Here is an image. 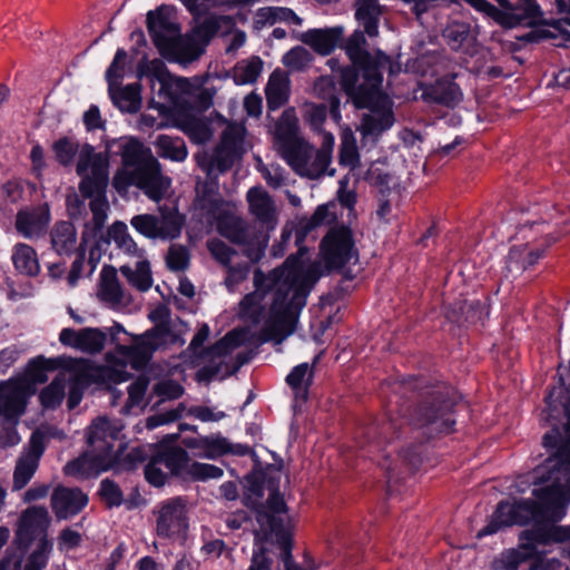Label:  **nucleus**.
Segmentation results:
<instances>
[{"mask_svg": "<svg viewBox=\"0 0 570 570\" xmlns=\"http://www.w3.org/2000/svg\"><path fill=\"white\" fill-rule=\"evenodd\" d=\"M76 170L81 177L79 184L81 195L90 198L89 208L92 213L94 227L101 229L109 208L105 196L108 185V159L102 154L95 153L91 146L85 145L79 150Z\"/></svg>", "mask_w": 570, "mask_h": 570, "instance_id": "7", "label": "nucleus"}, {"mask_svg": "<svg viewBox=\"0 0 570 570\" xmlns=\"http://www.w3.org/2000/svg\"><path fill=\"white\" fill-rule=\"evenodd\" d=\"M169 474L189 481H208L219 479L224 471L222 468L190 460L188 453L181 448H170L157 454Z\"/></svg>", "mask_w": 570, "mask_h": 570, "instance_id": "10", "label": "nucleus"}, {"mask_svg": "<svg viewBox=\"0 0 570 570\" xmlns=\"http://www.w3.org/2000/svg\"><path fill=\"white\" fill-rule=\"evenodd\" d=\"M184 444L188 449L195 450V454L197 456L208 460H215L228 453L245 455L249 451L248 446L242 444H232L220 434L188 438L184 440Z\"/></svg>", "mask_w": 570, "mask_h": 570, "instance_id": "19", "label": "nucleus"}, {"mask_svg": "<svg viewBox=\"0 0 570 570\" xmlns=\"http://www.w3.org/2000/svg\"><path fill=\"white\" fill-rule=\"evenodd\" d=\"M112 464V458L109 454H98L89 448L85 454L68 462L63 471L69 476L85 479L107 471Z\"/></svg>", "mask_w": 570, "mask_h": 570, "instance_id": "24", "label": "nucleus"}, {"mask_svg": "<svg viewBox=\"0 0 570 570\" xmlns=\"http://www.w3.org/2000/svg\"><path fill=\"white\" fill-rule=\"evenodd\" d=\"M469 32L470 27L466 23L453 22L445 28L443 36L453 49H459L466 40Z\"/></svg>", "mask_w": 570, "mask_h": 570, "instance_id": "55", "label": "nucleus"}, {"mask_svg": "<svg viewBox=\"0 0 570 570\" xmlns=\"http://www.w3.org/2000/svg\"><path fill=\"white\" fill-rule=\"evenodd\" d=\"M204 48L205 47L191 32L185 36L177 33V36L161 49L160 53L169 60L179 63H188L198 59L204 52Z\"/></svg>", "mask_w": 570, "mask_h": 570, "instance_id": "26", "label": "nucleus"}, {"mask_svg": "<svg viewBox=\"0 0 570 570\" xmlns=\"http://www.w3.org/2000/svg\"><path fill=\"white\" fill-rule=\"evenodd\" d=\"M314 150V147L303 138L288 146H284L277 151L297 175L315 179L324 175L326 170L317 156L314 165L305 163V159L313 157Z\"/></svg>", "mask_w": 570, "mask_h": 570, "instance_id": "15", "label": "nucleus"}, {"mask_svg": "<svg viewBox=\"0 0 570 570\" xmlns=\"http://www.w3.org/2000/svg\"><path fill=\"white\" fill-rule=\"evenodd\" d=\"M109 94L114 104L126 112H136L141 106L140 86L138 83H130L120 87L119 82L109 86Z\"/></svg>", "mask_w": 570, "mask_h": 570, "instance_id": "33", "label": "nucleus"}, {"mask_svg": "<svg viewBox=\"0 0 570 570\" xmlns=\"http://www.w3.org/2000/svg\"><path fill=\"white\" fill-rule=\"evenodd\" d=\"M263 62L258 57L242 60L234 68V77L237 83H253L262 72Z\"/></svg>", "mask_w": 570, "mask_h": 570, "instance_id": "42", "label": "nucleus"}, {"mask_svg": "<svg viewBox=\"0 0 570 570\" xmlns=\"http://www.w3.org/2000/svg\"><path fill=\"white\" fill-rule=\"evenodd\" d=\"M119 271L128 283L140 292L148 291L153 285L150 264L147 257L126 262Z\"/></svg>", "mask_w": 570, "mask_h": 570, "instance_id": "29", "label": "nucleus"}, {"mask_svg": "<svg viewBox=\"0 0 570 570\" xmlns=\"http://www.w3.org/2000/svg\"><path fill=\"white\" fill-rule=\"evenodd\" d=\"M366 46L364 32L355 30L344 46L353 67L341 70L342 86L358 107L368 105L376 88L382 83L380 68L390 66L389 56L381 51L377 52L376 61L373 62Z\"/></svg>", "mask_w": 570, "mask_h": 570, "instance_id": "4", "label": "nucleus"}, {"mask_svg": "<svg viewBox=\"0 0 570 570\" xmlns=\"http://www.w3.org/2000/svg\"><path fill=\"white\" fill-rule=\"evenodd\" d=\"M318 132L321 135L322 141H321V147H320V149H317L316 155H317L320 161L322 163L323 167L325 168V170H327V168L331 164V159H332L334 136L331 132L322 130V129Z\"/></svg>", "mask_w": 570, "mask_h": 570, "instance_id": "63", "label": "nucleus"}, {"mask_svg": "<svg viewBox=\"0 0 570 570\" xmlns=\"http://www.w3.org/2000/svg\"><path fill=\"white\" fill-rule=\"evenodd\" d=\"M355 18L370 37L379 35V20L382 8L377 0H356Z\"/></svg>", "mask_w": 570, "mask_h": 570, "instance_id": "34", "label": "nucleus"}, {"mask_svg": "<svg viewBox=\"0 0 570 570\" xmlns=\"http://www.w3.org/2000/svg\"><path fill=\"white\" fill-rule=\"evenodd\" d=\"M156 533L160 538L177 540L186 534L188 518L186 503L181 498L160 502L154 510Z\"/></svg>", "mask_w": 570, "mask_h": 570, "instance_id": "13", "label": "nucleus"}, {"mask_svg": "<svg viewBox=\"0 0 570 570\" xmlns=\"http://www.w3.org/2000/svg\"><path fill=\"white\" fill-rule=\"evenodd\" d=\"M542 255L539 249H530L528 245L514 246L509 254V262L520 265L522 269L533 265Z\"/></svg>", "mask_w": 570, "mask_h": 570, "instance_id": "49", "label": "nucleus"}, {"mask_svg": "<svg viewBox=\"0 0 570 570\" xmlns=\"http://www.w3.org/2000/svg\"><path fill=\"white\" fill-rule=\"evenodd\" d=\"M458 309L465 321L471 323L479 322L488 315L487 297L483 299H464L458 304Z\"/></svg>", "mask_w": 570, "mask_h": 570, "instance_id": "46", "label": "nucleus"}, {"mask_svg": "<svg viewBox=\"0 0 570 570\" xmlns=\"http://www.w3.org/2000/svg\"><path fill=\"white\" fill-rule=\"evenodd\" d=\"M157 153L163 158L183 161L187 156L185 142L179 137L160 135L156 140Z\"/></svg>", "mask_w": 570, "mask_h": 570, "instance_id": "40", "label": "nucleus"}, {"mask_svg": "<svg viewBox=\"0 0 570 570\" xmlns=\"http://www.w3.org/2000/svg\"><path fill=\"white\" fill-rule=\"evenodd\" d=\"M458 400V393L449 386H439L432 392L431 401L420 409V420L431 425L432 432H450L454 421L451 411Z\"/></svg>", "mask_w": 570, "mask_h": 570, "instance_id": "11", "label": "nucleus"}, {"mask_svg": "<svg viewBox=\"0 0 570 570\" xmlns=\"http://www.w3.org/2000/svg\"><path fill=\"white\" fill-rule=\"evenodd\" d=\"M171 16V10L165 6L147 14V29L159 52L179 33V28Z\"/></svg>", "mask_w": 570, "mask_h": 570, "instance_id": "23", "label": "nucleus"}, {"mask_svg": "<svg viewBox=\"0 0 570 570\" xmlns=\"http://www.w3.org/2000/svg\"><path fill=\"white\" fill-rule=\"evenodd\" d=\"M150 318L156 326L145 334L137 336L131 345H118L112 353L108 354V362L115 365H130L132 368H140L147 364L153 353L168 344L184 342L171 331L169 323V311L166 306H159L150 313Z\"/></svg>", "mask_w": 570, "mask_h": 570, "instance_id": "6", "label": "nucleus"}, {"mask_svg": "<svg viewBox=\"0 0 570 570\" xmlns=\"http://www.w3.org/2000/svg\"><path fill=\"white\" fill-rule=\"evenodd\" d=\"M127 60V52L124 49H118L114 57V60L106 72L108 85L118 83L125 72V66Z\"/></svg>", "mask_w": 570, "mask_h": 570, "instance_id": "58", "label": "nucleus"}, {"mask_svg": "<svg viewBox=\"0 0 570 570\" xmlns=\"http://www.w3.org/2000/svg\"><path fill=\"white\" fill-rule=\"evenodd\" d=\"M167 265L171 271H183L188 265V253L185 247L171 245L167 254Z\"/></svg>", "mask_w": 570, "mask_h": 570, "instance_id": "62", "label": "nucleus"}, {"mask_svg": "<svg viewBox=\"0 0 570 570\" xmlns=\"http://www.w3.org/2000/svg\"><path fill=\"white\" fill-rule=\"evenodd\" d=\"M99 495L109 508L119 507L124 501V495L118 484L108 479L100 482Z\"/></svg>", "mask_w": 570, "mask_h": 570, "instance_id": "53", "label": "nucleus"}, {"mask_svg": "<svg viewBox=\"0 0 570 570\" xmlns=\"http://www.w3.org/2000/svg\"><path fill=\"white\" fill-rule=\"evenodd\" d=\"M320 275V264L305 261L303 254L287 257L281 267L267 274L256 269L255 289L238 303V316L261 325V343L281 344L294 332L297 315Z\"/></svg>", "mask_w": 570, "mask_h": 570, "instance_id": "1", "label": "nucleus"}, {"mask_svg": "<svg viewBox=\"0 0 570 570\" xmlns=\"http://www.w3.org/2000/svg\"><path fill=\"white\" fill-rule=\"evenodd\" d=\"M340 165L354 169L360 164V154L356 145V138L352 130L345 129L342 134L340 155Z\"/></svg>", "mask_w": 570, "mask_h": 570, "instance_id": "41", "label": "nucleus"}, {"mask_svg": "<svg viewBox=\"0 0 570 570\" xmlns=\"http://www.w3.org/2000/svg\"><path fill=\"white\" fill-rule=\"evenodd\" d=\"M216 228L223 237L244 246V255L252 263L258 262L264 256L268 238L263 235L253 236L250 226L229 206L217 209Z\"/></svg>", "mask_w": 570, "mask_h": 570, "instance_id": "8", "label": "nucleus"}, {"mask_svg": "<svg viewBox=\"0 0 570 570\" xmlns=\"http://www.w3.org/2000/svg\"><path fill=\"white\" fill-rule=\"evenodd\" d=\"M51 222V212L47 203L38 206L23 207L16 214L17 233L30 240L42 238Z\"/></svg>", "mask_w": 570, "mask_h": 570, "instance_id": "14", "label": "nucleus"}, {"mask_svg": "<svg viewBox=\"0 0 570 570\" xmlns=\"http://www.w3.org/2000/svg\"><path fill=\"white\" fill-rule=\"evenodd\" d=\"M245 128L242 124H228L213 154L197 156L198 165L208 176L228 170L244 151Z\"/></svg>", "mask_w": 570, "mask_h": 570, "instance_id": "9", "label": "nucleus"}, {"mask_svg": "<svg viewBox=\"0 0 570 570\" xmlns=\"http://www.w3.org/2000/svg\"><path fill=\"white\" fill-rule=\"evenodd\" d=\"M258 170L266 180V183L268 184V186H271L274 189L282 187L286 183V173L284 168H282L279 165L259 164Z\"/></svg>", "mask_w": 570, "mask_h": 570, "instance_id": "57", "label": "nucleus"}, {"mask_svg": "<svg viewBox=\"0 0 570 570\" xmlns=\"http://www.w3.org/2000/svg\"><path fill=\"white\" fill-rule=\"evenodd\" d=\"M122 425L107 417H97L87 429V443L92 452L109 454L112 463L116 461L114 444L117 441Z\"/></svg>", "mask_w": 570, "mask_h": 570, "instance_id": "20", "label": "nucleus"}, {"mask_svg": "<svg viewBox=\"0 0 570 570\" xmlns=\"http://www.w3.org/2000/svg\"><path fill=\"white\" fill-rule=\"evenodd\" d=\"M227 274L224 279V284L228 292L233 293L237 289V287L247 279L249 274V264H238L236 266L228 265Z\"/></svg>", "mask_w": 570, "mask_h": 570, "instance_id": "52", "label": "nucleus"}, {"mask_svg": "<svg viewBox=\"0 0 570 570\" xmlns=\"http://www.w3.org/2000/svg\"><path fill=\"white\" fill-rule=\"evenodd\" d=\"M157 216L151 214L136 215L130 219L134 229L147 238L156 239Z\"/></svg>", "mask_w": 570, "mask_h": 570, "instance_id": "54", "label": "nucleus"}, {"mask_svg": "<svg viewBox=\"0 0 570 570\" xmlns=\"http://www.w3.org/2000/svg\"><path fill=\"white\" fill-rule=\"evenodd\" d=\"M530 538L537 543L564 542L570 540V525H550L544 530L537 529L530 532Z\"/></svg>", "mask_w": 570, "mask_h": 570, "instance_id": "44", "label": "nucleus"}, {"mask_svg": "<svg viewBox=\"0 0 570 570\" xmlns=\"http://www.w3.org/2000/svg\"><path fill=\"white\" fill-rule=\"evenodd\" d=\"M246 333L244 330L232 331L218 341L210 350L214 356H223L230 353L234 348L238 347L245 340Z\"/></svg>", "mask_w": 570, "mask_h": 570, "instance_id": "47", "label": "nucleus"}, {"mask_svg": "<svg viewBox=\"0 0 570 570\" xmlns=\"http://www.w3.org/2000/svg\"><path fill=\"white\" fill-rule=\"evenodd\" d=\"M145 475H146L147 481L150 484H153L155 487H161V485L165 484L169 473L164 468V463L156 455L146 465V468H145Z\"/></svg>", "mask_w": 570, "mask_h": 570, "instance_id": "56", "label": "nucleus"}, {"mask_svg": "<svg viewBox=\"0 0 570 570\" xmlns=\"http://www.w3.org/2000/svg\"><path fill=\"white\" fill-rule=\"evenodd\" d=\"M139 73L153 77L161 83H165L169 76L165 63L159 59L141 62Z\"/></svg>", "mask_w": 570, "mask_h": 570, "instance_id": "59", "label": "nucleus"}, {"mask_svg": "<svg viewBox=\"0 0 570 570\" xmlns=\"http://www.w3.org/2000/svg\"><path fill=\"white\" fill-rule=\"evenodd\" d=\"M121 159L124 169L112 180L117 191L125 193L129 186H136L154 202L166 196L171 180L161 173L160 164L150 148L137 139H130L122 146Z\"/></svg>", "mask_w": 570, "mask_h": 570, "instance_id": "3", "label": "nucleus"}, {"mask_svg": "<svg viewBox=\"0 0 570 570\" xmlns=\"http://www.w3.org/2000/svg\"><path fill=\"white\" fill-rule=\"evenodd\" d=\"M207 248L212 254L213 258L224 267L230 265L233 257L236 255V250L225 244L218 238H213L207 242Z\"/></svg>", "mask_w": 570, "mask_h": 570, "instance_id": "51", "label": "nucleus"}, {"mask_svg": "<svg viewBox=\"0 0 570 570\" xmlns=\"http://www.w3.org/2000/svg\"><path fill=\"white\" fill-rule=\"evenodd\" d=\"M234 26L235 22L230 17L209 16L198 23L191 33L205 47L215 35L229 33Z\"/></svg>", "mask_w": 570, "mask_h": 570, "instance_id": "30", "label": "nucleus"}, {"mask_svg": "<svg viewBox=\"0 0 570 570\" xmlns=\"http://www.w3.org/2000/svg\"><path fill=\"white\" fill-rule=\"evenodd\" d=\"M345 29L342 26L309 29L299 35L298 39L309 46L315 52L327 56L343 40Z\"/></svg>", "mask_w": 570, "mask_h": 570, "instance_id": "27", "label": "nucleus"}, {"mask_svg": "<svg viewBox=\"0 0 570 570\" xmlns=\"http://www.w3.org/2000/svg\"><path fill=\"white\" fill-rule=\"evenodd\" d=\"M52 550V543L47 539L42 538L36 551L29 557L24 570H42L47 566L49 554Z\"/></svg>", "mask_w": 570, "mask_h": 570, "instance_id": "48", "label": "nucleus"}, {"mask_svg": "<svg viewBox=\"0 0 570 570\" xmlns=\"http://www.w3.org/2000/svg\"><path fill=\"white\" fill-rule=\"evenodd\" d=\"M43 431H35L31 434L28 449L18 459L13 472V491L24 488L35 475L43 453Z\"/></svg>", "mask_w": 570, "mask_h": 570, "instance_id": "17", "label": "nucleus"}, {"mask_svg": "<svg viewBox=\"0 0 570 570\" xmlns=\"http://www.w3.org/2000/svg\"><path fill=\"white\" fill-rule=\"evenodd\" d=\"M423 96L426 100L455 107L463 98L460 87L451 79H440L434 85L424 90Z\"/></svg>", "mask_w": 570, "mask_h": 570, "instance_id": "28", "label": "nucleus"}, {"mask_svg": "<svg viewBox=\"0 0 570 570\" xmlns=\"http://www.w3.org/2000/svg\"><path fill=\"white\" fill-rule=\"evenodd\" d=\"M81 541L82 537L78 531L71 528H65L57 538V546L60 551L67 552L79 547Z\"/></svg>", "mask_w": 570, "mask_h": 570, "instance_id": "61", "label": "nucleus"}, {"mask_svg": "<svg viewBox=\"0 0 570 570\" xmlns=\"http://www.w3.org/2000/svg\"><path fill=\"white\" fill-rule=\"evenodd\" d=\"M53 150L58 161L62 165L71 164L75 155L78 151V145L72 140L62 138L55 142Z\"/></svg>", "mask_w": 570, "mask_h": 570, "instance_id": "60", "label": "nucleus"}, {"mask_svg": "<svg viewBox=\"0 0 570 570\" xmlns=\"http://www.w3.org/2000/svg\"><path fill=\"white\" fill-rule=\"evenodd\" d=\"M52 248L58 254H70L75 250L77 244V233L75 226L69 222H58L50 233Z\"/></svg>", "mask_w": 570, "mask_h": 570, "instance_id": "36", "label": "nucleus"}, {"mask_svg": "<svg viewBox=\"0 0 570 570\" xmlns=\"http://www.w3.org/2000/svg\"><path fill=\"white\" fill-rule=\"evenodd\" d=\"M106 340V333L99 328L94 327H86L79 331L72 328H63L59 335V341L61 344L88 354H96L101 352Z\"/></svg>", "mask_w": 570, "mask_h": 570, "instance_id": "22", "label": "nucleus"}, {"mask_svg": "<svg viewBox=\"0 0 570 570\" xmlns=\"http://www.w3.org/2000/svg\"><path fill=\"white\" fill-rule=\"evenodd\" d=\"M535 473L541 483H548L534 490L538 502H500L489 523L478 532V538L491 535L512 524L556 522L566 514V505L570 501V445L559 448Z\"/></svg>", "mask_w": 570, "mask_h": 570, "instance_id": "2", "label": "nucleus"}, {"mask_svg": "<svg viewBox=\"0 0 570 570\" xmlns=\"http://www.w3.org/2000/svg\"><path fill=\"white\" fill-rule=\"evenodd\" d=\"M266 100L269 109H278L289 96V78L285 71L276 69L269 76L266 88Z\"/></svg>", "mask_w": 570, "mask_h": 570, "instance_id": "32", "label": "nucleus"}, {"mask_svg": "<svg viewBox=\"0 0 570 570\" xmlns=\"http://www.w3.org/2000/svg\"><path fill=\"white\" fill-rule=\"evenodd\" d=\"M312 379L313 367L308 363H302L291 371L286 377V383L292 387L297 399L305 401Z\"/></svg>", "mask_w": 570, "mask_h": 570, "instance_id": "39", "label": "nucleus"}, {"mask_svg": "<svg viewBox=\"0 0 570 570\" xmlns=\"http://www.w3.org/2000/svg\"><path fill=\"white\" fill-rule=\"evenodd\" d=\"M50 524L49 512L45 507L33 505L26 509L18 521L17 539L20 543L29 544L33 539L47 538Z\"/></svg>", "mask_w": 570, "mask_h": 570, "instance_id": "21", "label": "nucleus"}, {"mask_svg": "<svg viewBox=\"0 0 570 570\" xmlns=\"http://www.w3.org/2000/svg\"><path fill=\"white\" fill-rule=\"evenodd\" d=\"M148 387V380L145 376H139L135 382L128 386V400L126 409L144 407L146 405L145 394Z\"/></svg>", "mask_w": 570, "mask_h": 570, "instance_id": "50", "label": "nucleus"}, {"mask_svg": "<svg viewBox=\"0 0 570 570\" xmlns=\"http://www.w3.org/2000/svg\"><path fill=\"white\" fill-rule=\"evenodd\" d=\"M100 298L111 305L121 304L124 291L118 281L117 271L112 266H105L100 273Z\"/></svg>", "mask_w": 570, "mask_h": 570, "instance_id": "35", "label": "nucleus"}, {"mask_svg": "<svg viewBox=\"0 0 570 570\" xmlns=\"http://www.w3.org/2000/svg\"><path fill=\"white\" fill-rule=\"evenodd\" d=\"M303 139L298 135V121L293 110H285L275 129V146L279 150L296 140Z\"/></svg>", "mask_w": 570, "mask_h": 570, "instance_id": "37", "label": "nucleus"}, {"mask_svg": "<svg viewBox=\"0 0 570 570\" xmlns=\"http://www.w3.org/2000/svg\"><path fill=\"white\" fill-rule=\"evenodd\" d=\"M321 254L327 269H338L358 262L352 233L346 227L333 228L327 233L321 244Z\"/></svg>", "mask_w": 570, "mask_h": 570, "instance_id": "12", "label": "nucleus"}, {"mask_svg": "<svg viewBox=\"0 0 570 570\" xmlns=\"http://www.w3.org/2000/svg\"><path fill=\"white\" fill-rule=\"evenodd\" d=\"M188 414L202 422H218L226 417L225 412L204 405L191 406L188 410Z\"/></svg>", "mask_w": 570, "mask_h": 570, "instance_id": "64", "label": "nucleus"}, {"mask_svg": "<svg viewBox=\"0 0 570 570\" xmlns=\"http://www.w3.org/2000/svg\"><path fill=\"white\" fill-rule=\"evenodd\" d=\"M45 361L38 358L29 365L27 375L0 382V416L7 426L0 430V445L11 446L20 441L16 431L19 417L24 413L28 400L36 393V384L47 380Z\"/></svg>", "mask_w": 570, "mask_h": 570, "instance_id": "5", "label": "nucleus"}, {"mask_svg": "<svg viewBox=\"0 0 570 570\" xmlns=\"http://www.w3.org/2000/svg\"><path fill=\"white\" fill-rule=\"evenodd\" d=\"M248 213L254 219L267 230L276 228L279 218V209L269 195L262 186H254L246 193Z\"/></svg>", "mask_w": 570, "mask_h": 570, "instance_id": "18", "label": "nucleus"}, {"mask_svg": "<svg viewBox=\"0 0 570 570\" xmlns=\"http://www.w3.org/2000/svg\"><path fill=\"white\" fill-rule=\"evenodd\" d=\"M88 503V497L79 489L59 487L51 495V508L58 520L78 514Z\"/></svg>", "mask_w": 570, "mask_h": 570, "instance_id": "25", "label": "nucleus"}, {"mask_svg": "<svg viewBox=\"0 0 570 570\" xmlns=\"http://www.w3.org/2000/svg\"><path fill=\"white\" fill-rule=\"evenodd\" d=\"M355 106L360 108L356 104ZM361 108H368V112L363 116L360 130L364 137H376L384 130L389 129L393 122V114L390 101L386 97H382L379 88H376L373 98L366 106Z\"/></svg>", "mask_w": 570, "mask_h": 570, "instance_id": "16", "label": "nucleus"}, {"mask_svg": "<svg viewBox=\"0 0 570 570\" xmlns=\"http://www.w3.org/2000/svg\"><path fill=\"white\" fill-rule=\"evenodd\" d=\"M66 394V379L65 376L56 377L47 387H45L40 395V402L46 409H55L62 402Z\"/></svg>", "mask_w": 570, "mask_h": 570, "instance_id": "43", "label": "nucleus"}, {"mask_svg": "<svg viewBox=\"0 0 570 570\" xmlns=\"http://www.w3.org/2000/svg\"><path fill=\"white\" fill-rule=\"evenodd\" d=\"M184 225V218L174 210H160V216H157L156 224V239H175L177 238Z\"/></svg>", "mask_w": 570, "mask_h": 570, "instance_id": "38", "label": "nucleus"}, {"mask_svg": "<svg viewBox=\"0 0 570 570\" xmlns=\"http://www.w3.org/2000/svg\"><path fill=\"white\" fill-rule=\"evenodd\" d=\"M312 53L302 46H296L287 51L283 58V65L292 71H301L312 62Z\"/></svg>", "mask_w": 570, "mask_h": 570, "instance_id": "45", "label": "nucleus"}, {"mask_svg": "<svg viewBox=\"0 0 570 570\" xmlns=\"http://www.w3.org/2000/svg\"><path fill=\"white\" fill-rule=\"evenodd\" d=\"M12 264L20 274L37 276L40 273V263L36 249L26 243H17L11 252Z\"/></svg>", "mask_w": 570, "mask_h": 570, "instance_id": "31", "label": "nucleus"}]
</instances>
